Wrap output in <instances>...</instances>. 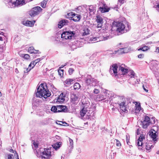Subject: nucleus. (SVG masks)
<instances>
[{
	"mask_svg": "<svg viewBox=\"0 0 159 159\" xmlns=\"http://www.w3.org/2000/svg\"><path fill=\"white\" fill-rule=\"evenodd\" d=\"M82 107L83 108L85 109H87V108L89 107V103L87 102H82Z\"/></svg>",
	"mask_w": 159,
	"mask_h": 159,
	"instance_id": "obj_26",
	"label": "nucleus"
},
{
	"mask_svg": "<svg viewBox=\"0 0 159 159\" xmlns=\"http://www.w3.org/2000/svg\"><path fill=\"white\" fill-rule=\"evenodd\" d=\"M127 25V27H126L122 22H116L115 25L117 28L116 30L117 32L121 34L129 31L130 29V26L128 24Z\"/></svg>",
	"mask_w": 159,
	"mask_h": 159,
	"instance_id": "obj_3",
	"label": "nucleus"
},
{
	"mask_svg": "<svg viewBox=\"0 0 159 159\" xmlns=\"http://www.w3.org/2000/svg\"><path fill=\"white\" fill-rule=\"evenodd\" d=\"M31 64H32V65H33V66L31 67L32 68H33L34 66L36 64H35V62L34 61H32L31 62Z\"/></svg>",
	"mask_w": 159,
	"mask_h": 159,
	"instance_id": "obj_59",
	"label": "nucleus"
},
{
	"mask_svg": "<svg viewBox=\"0 0 159 159\" xmlns=\"http://www.w3.org/2000/svg\"><path fill=\"white\" fill-rule=\"evenodd\" d=\"M48 0H44L41 3V6L43 8H44L46 7L47 1Z\"/></svg>",
	"mask_w": 159,
	"mask_h": 159,
	"instance_id": "obj_33",
	"label": "nucleus"
},
{
	"mask_svg": "<svg viewBox=\"0 0 159 159\" xmlns=\"http://www.w3.org/2000/svg\"><path fill=\"white\" fill-rule=\"evenodd\" d=\"M44 151L41 152L40 154L41 159H48L51 156V152L49 149L44 148Z\"/></svg>",
	"mask_w": 159,
	"mask_h": 159,
	"instance_id": "obj_9",
	"label": "nucleus"
},
{
	"mask_svg": "<svg viewBox=\"0 0 159 159\" xmlns=\"http://www.w3.org/2000/svg\"><path fill=\"white\" fill-rule=\"evenodd\" d=\"M82 7L81 6H79L75 8L73 11H75L77 13H79L82 10Z\"/></svg>",
	"mask_w": 159,
	"mask_h": 159,
	"instance_id": "obj_36",
	"label": "nucleus"
},
{
	"mask_svg": "<svg viewBox=\"0 0 159 159\" xmlns=\"http://www.w3.org/2000/svg\"><path fill=\"white\" fill-rule=\"evenodd\" d=\"M32 69V68H29L28 67V68H26L25 69V70H24V73H27L29 71H30V70Z\"/></svg>",
	"mask_w": 159,
	"mask_h": 159,
	"instance_id": "obj_53",
	"label": "nucleus"
},
{
	"mask_svg": "<svg viewBox=\"0 0 159 159\" xmlns=\"http://www.w3.org/2000/svg\"><path fill=\"white\" fill-rule=\"evenodd\" d=\"M143 90L146 92L148 93V88L146 86H145L144 85H143Z\"/></svg>",
	"mask_w": 159,
	"mask_h": 159,
	"instance_id": "obj_51",
	"label": "nucleus"
},
{
	"mask_svg": "<svg viewBox=\"0 0 159 159\" xmlns=\"http://www.w3.org/2000/svg\"><path fill=\"white\" fill-rule=\"evenodd\" d=\"M120 66H118L116 64H114L111 66L109 72L111 75L112 76H115V77H117V69L118 67H119ZM119 70L121 71V70Z\"/></svg>",
	"mask_w": 159,
	"mask_h": 159,
	"instance_id": "obj_7",
	"label": "nucleus"
},
{
	"mask_svg": "<svg viewBox=\"0 0 159 159\" xmlns=\"http://www.w3.org/2000/svg\"><path fill=\"white\" fill-rule=\"evenodd\" d=\"M51 110L52 111L54 112H58L57 106V107L55 106H52Z\"/></svg>",
	"mask_w": 159,
	"mask_h": 159,
	"instance_id": "obj_35",
	"label": "nucleus"
},
{
	"mask_svg": "<svg viewBox=\"0 0 159 159\" xmlns=\"http://www.w3.org/2000/svg\"><path fill=\"white\" fill-rule=\"evenodd\" d=\"M155 52H157V53H159V47L157 48Z\"/></svg>",
	"mask_w": 159,
	"mask_h": 159,
	"instance_id": "obj_64",
	"label": "nucleus"
},
{
	"mask_svg": "<svg viewBox=\"0 0 159 159\" xmlns=\"http://www.w3.org/2000/svg\"><path fill=\"white\" fill-rule=\"evenodd\" d=\"M125 1V0H118V4L120 3V5H121V4H123L124 2Z\"/></svg>",
	"mask_w": 159,
	"mask_h": 159,
	"instance_id": "obj_56",
	"label": "nucleus"
},
{
	"mask_svg": "<svg viewBox=\"0 0 159 159\" xmlns=\"http://www.w3.org/2000/svg\"><path fill=\"white\" fill-rule=\"evenodd\" d=\"M34 145V147L36 148L38 147V144L37 143H36L34 142L33 143Z\"/></svg>",
	"mask_w": 159,
	"mask_h": 159,
	"instance_id": "obj_63",
	"label": "nucleus"
},
{
	"mask_svg": "<svg viewBox=\"0 0 159 159\" xmlns=\"http://www.w3.org/2000/svg\"><path fill=\"white\" fill-rule=\"evenodd\" d=\"M69 16H70L71 19L74 21L77 22L79 21L81 19L80 15L75 14L73 12H71L68 14Z\"/></svg>",
	"mask_w": 159,
	"mask_h": 159,
	"instance_id": "obj_12",
	"label": "nucleus"
},
{
	"mask_svg": "<svg viewBox=\"0 0 159 159\" xmlns=\"http://www.w3.org/2000/svg\"><path fill=\"white\" fill-rule=\"evenodd\" d=\"M59 75L60 76H61L63 75V70H58Z\"/></svg>",
	"mask_w": 159,
	"mask_h": 159,
	"instance_id": "obj_44",
	"label": "nucleus"
},
{
	"mask_svg": "<svg viewBox=\"0 0 159 159\" xmlns=\"http://www.w3.org/2000/svg\"><path fill=\"white\" fill-rule=\"evenodd\" d=\"M34 49L33 47H30L28 49L29 52L30 53H33L34 51Z\"/></svg>",
	"mask_w": 159,
	"mask_h": 159,
	"instance_id": "obj_42",
	"label": "nucleus"
},
{
	"mask_svg": "<svg viewBox=\"0 0 159 159\" xmlns=\"http://www.w3.org/2000/svg\"><path fill=\"white\" fill-rule=\"evenodd\" d=\"M35 22V20H33V21L27 20L25 22H24L23 24L26 26L31 27L34 25Z\"/></svg>",
	"mask_w": 159,
	"mask_h": 159,
	"instance_id": "obj_21",
	"label": "nucleus"
},
{
	"mask_svg": "<svg viewBox=\"0 0 159 159\" xmlns=\"http://www.w3.org/2000/svg\"><path fill=\"white\" fill-rule=\"evenodd\" d=\"M57 109L58 112H66L68 109L67 107L66 106L61 105L57 106Z\"/></svg>",
	"mask_w": 159,
	"mask_h": 159,
	"instance_id": "obj_17",
	"label": "nucleus"
},
{
	"mask_svg": "<svg viewBox=\"0 0 159 159\" xmlns=\"http://www.w3.org/2000/svg\"><path fill=\"white\" fill-rule=\"evenodd\" d=\"M149 136L152 139L154 142L157 141V136L158 133L153 129H152L148 132Z\"/></svg>",
	"mask_w": 159,
	"mask_h": 159,
	"instance_id": "obj_13",
	"label": "nucleus"
},
{
	"mask_svg": "<svg viewBox=\"0 0 159 159\" xmlns=\"http://www.w3.org/2000/svg\"><path fill=\"white\" fill-rule=\"evenodd\" d=\"M126 142H127V144L129 145L130 144V143L129 141V139L128 137L127 136H126Z\"/></svg>",
	"mask_w": 159,
	"mask_h": 159,
	"instance_id": "obj_58",
	"label": "nucleus"
},
{
	"mask_svg": "<svg viewBox=\"0 0 159 159\" xmlns=\"http://www.w3.org/2000/svg\"><path fill=\"white\" fill-rule=\"evenodd\" d=\"M34 54H39L40 53V52L38 50H35L34 49V52L33 53Z\"/></svg>",
	"mask_w": 159,
	"mask_h": 159,
	"instance_id": "obj_57",
	"label": "nucleus"
},
{
	"mask_svg": "<svg viewBox=\"0 0 159 159\" xmlns=\"http://www.w3.org/2000/svg\"><path fill=\"white\" fill-rule=\"evenodd\" d=\"M99 2L98 3V6L103 5L106 4L104 1V0H98Z\"/></svg>",
	"mask_w": 159,
	"mask_h": 159,
	"instance_id": "obj_40",
	"label": "nucleus"
},
{
	"mask_svg": "<svg viewBox=\"0 0 159 159\" xmlns=\"http://www.w3.org/2000/svg\"><path fill=\"white\" fill-rule=\"evenodd\" d=\"M120 108L122 111L127 113L128 112V106L125 101L123 100L121 102L118 103Z\"/></svg>",
	"mask_w": 159,
	"mask_h": 159,
	"instance_id": "obj_11",
	"label": "nucleus"
},
{
	"mask_svg": "<svg viewBox=\"0 0 159 159\" xmlns=\"http://www.w3.org/2000/svg\"><path fill=\"white\" fill-rule=\"evenodd\" d=\"M85 80L87 85L91 86H95L97 84L96 80L92 78L90 75H87L85 78Z\"/></svg>",
	"mask_w": 159,
	"mask_h": 159,
	"instance_id": "obj_5",
	"label": "nucleus"
},
{
	"mask_svg": "<svg viewBox=\"0 0 159 159\" xmlns=\"http://www.w3.org/2000/svg\"><path fill=\"white\" fill-rule=\"evenodd\" d=\"M8 159H14V157L12 154H9L7 156Z\"/></svg>",
	"mask_w": 159,
	"mask_h": 159,
	"instance_id": "obj_46",
	"label": "nucleus"
},
{
	"mask_svg": "<svg viewBox=\"0 0 159 159\" xmlns=\"http://www.w3.org/2000/svg\"><path fill=\"white\" fill-rule=\"evenodd\" d=\"M75 34V33L74 31H64L61 34V38L65 39H72Z\"/></svg>",
	"mask_w": 159,
	"mask_h": 159,
	"instance_id": "obj_6",
	"label": "nucleus"
},
{
	"mask_svg": "<svg viewBox=\"0 0 159 159\" xmlns=\"http://www.w3.org/2000/svg\"><path fill=\"white\" fill-rule=\"evenodd\" d=\"M97 40V38L95 37H92L90 38L89 41H95Z\"/></svg>",
	"mask_w": 159,
	"mask_h": 159,
	"instance_id": "obj_48",
	"label": "nucleus"
},
{
	"mask_svg": "<svg viewBox=\"0 0 159 159\" xmlns=\"http://www.w3.org/2000/svg\"><path fill=\"white\" fill-rule=\"evenodd\" d=\"M51 95V93L48 89L46 84H41L37 89L35 97L41 98L43 97L46 99Z\"/></svg>",
	"mask_w": 159,
	"mask_h": 159,
	"instance_id": "obj_2",
	"label": "nucleus"
},
{
	"mask_svg": "<svg viewBox=\"0 0 159 159\" xmlns=\"http://www.w3.org/2000/svg\"><path fill=\"white\" fill-rule=\"evenodd\" d=\"M58 122H61V123L62 124V125H63L64 126H68V124L66 123L65 122H63V121H58Z\"/></svg>",
	"mask_w": 159,
	"mask_h": 159,
	"instance_id": "obj_50",
	"label": "nucleus"
},
{
	"mask_svg": "<svg viewBox=\"0 0 159 159\" xmlns=\"http://www.w3.org/2000/svg\"><path fill=\"white\" fill-rule=\"evenodd\" d=\"M119 70H121L122 74L124 75L126 73H128L129 82L133 85L139 83V79H136V77L135 73L133 70L128 71L127 66L125 64H122L119 66Z\"/></svg>",
	"mask_w": 159,
	"mask_h": 159,
	"instance_id": "obj_1",
	"label": "nucleus"
},
{
	"mask_svg": "<svg viewBox=\"0 0 159 159\" xmlns=\"http://www.w3.org/2000/svg\"><path fill=\"white\" fill-rule=\"evenodd\" d=\"M65 95L63 93H61L60 96L58 97L57 99V102H58L59 103H62L65 101Z\"/></svg>",
	"mask_w": 159,
	"mask_h": 159,
	"instance_id": "obj_19",
	"label": "nucleus"
},
{
	"mask_svg": "<svg viewBox=\"0 0 159 159\" xmlns=\"http://www.w3.org/2000/svg\"><path fill=\"white\" fill-rule=\"evenodd\" d=\"M25 0H16V2H12L11 1H10L8 4L10 5V7L13 8L16 6L17 7L22 6L25 4Z\"/></svg>",
	"mask_w": 159,
	"mask_h": 159,
	"instance_id": "obj_4",
	"label": "nucleus"
},
{
	"mask_svg": "<svg viewBox=\"0 0 159 159\" xmlns=\"http://www.w3.org/2000/svg\"><path fill=\"white\" fill-rule=\"evenodd\" d=\"M69 23V21L68 20L66 19L62 20L58 22V27L61 29L64 25H68Z\"/></svg>",
	"mask_w": 159,
	"mask_h": 159,
	"instance_id": "obj_15",
	"label": "nucleus"
},
{
	"mask_svg": "<svg viewBox=\"0 0 159 159\" xmlns=\"http://www.w3.org/2000/svg\"><path fill=\"white\" fill-rule=\"evenodd\" d=\"M69 147L71 148H73V142L72 139L69 138Z\"/></svg>",
	"mask_w": 159,
	"mask_h": 159,
	"instance_id": "obj_41",
	"label": "nucleus"
},
{
	"mask_svg": "<svg viewBox=\"0 0 159 159\" xmlns=\"http://www.w3.org/2000/svg\"><path fill=\"white\" fill-rule=\"evenodd\" d=\"M41 60L40 58H38L34 60L35 62V64H36L37 63L39 62Z\"/></svg>",
	"mask_w": 159,
	"mask_h": 159,
	"instance_id": "obj_60",
	"label": "nucleus"
},
{
	"mask_svg": "<svg viewBox=\"0 0 159 159\" xmlns=\"http://www.w3.org/2000/svg\"><path fill=\"white\" fill-rule=\"evenodd\" d=\"M90 31L88 28L87 27L84 28L83 30V32L82 33V35L85 36L89 34Z\"/></svg>",
	"mask_w": 159,
	"mask_h": 159,
	"instance_id": "obj_25",
	"label": "nucleus"
},
{
	"mask_svg": "<svg viewBox=\"0 0 159 159\" xmlns=\"http://www.w3.org/2000/svg\"><path fill=\"white\" fill-rule=\"evenodd\" d=\"M42 9L39 6L33 8L29 12V14L31 17H34L38 15L42 11Z\"/></svg>",
	"mask_w": 159,
	"mask_h": 159,
	"instance_id": "obj_8",
	"label": "nucleus"
},
{
	"mask_svg": "<svg viewBox=\"0 0 159 159\" xmlns=\"http://www.w3.org/2000/svg\"><path fill=\"white\" fill-rule=\"evenodd\" d=\"M136 108L135 109V112H137L140 111L141 110V107L140 104L138 105V106H136Z\"/></svg>",
	"mask_w": 159,
	"mask_h": 159,
	"instance_id": "obj_38",
	"label": "nucleus"
},
{
	"mask_svg": "<svg viewBox=\"0 0 159 159\" xmlns=\"http://www.w3.org/2000/svg\"><path fill=\"white\" fill-rule=\"evenodd\" d=\"M87 111V109L82 108L80 111V115L81 117H84L86 114Z\"/></svg>",
	"mask_w": 159,
	"mask_h": 159,
	"instance_id": "obj_27",
	"label": "nucleus"
},
{
	"mask_svg": "<svg viewBox=\"0 0 159 159\" xmlns=\"http://www.w3.org/2000/svg\"><path fill=\"white\" fill-rule=\"evenodd\" d=\"M108 53L110 55H113L116 54H119V51L117 50H109L108 51Z\"/></svg>",
	"mask_w": 159,
	"mask_h": 159,
	"instance_id": "obj_28",
	"label": "nucleus"
},
{
	"mask_svg": "<svg viewBox=\"0 0 159 159\" xmlns=\"http://www.w3.org/2000/svg\"><path fill=\"white\" fill-rule=\"evenodd\" d=\"M118 50L119 54L126 53L128 52V49L126 48H120Z\"/></svg>",
	"mask_w": 159,
	"mask_h": 159,
	"instance_id": "obj_24",
	"label": "nucleus"
},
{
	"mask_svg": "<svg viewBox=\"0 0 159 159\" xmlns=\"http://www.w3.org/2000/svg\"><path fill=\"white\" fill-rule=\"evenodd\" d=\"M98 7L99 10L102 13L108 12L110 10V8L108 7L106 4L103 6H98Z\"/></svg>",
	"mask_w": 159,
	"mask_h": 159,
	"instance_id": "obj_16",
	"label": "nucleus"
},
{
	"mask_svg": "<svg viewBox=\"0 0 159 159\" xmlns=\"http://www.w3.org/2000/svg\"><path fill=\"white\" fill-rule=\"evenodd\" d=\"M137 145L139 146H143V142H140L138 140V142L137 143Z\"/></svg>",
	"mask_w": 159,
	"mask_h": 159,
	"instance_id": "obj_49",
	"label": "nucleus"
},
{
	"mask_svg": "<svg viewBox=\"0 0 159 159\" xmlns=\"http://www.w3.org/2000/svg\"><path fill=\"white\" fill-rule=\"evenodd\" d=\"M74 71V70L72 68H70L68 72L70 75H71L73 72Z\"/></svg>",
	"mask_w": 159,
	"mask_h": 159,
	"instance_id": "obj_52",
	"label": "nucleus"
},
{
	"mask_svg": "<svg viewBox=\"0 0 159 159\" xmlns=\"http://www.w3.org/2000/svg\"><path fill=\"white\" fill-rule=\"evenodd\" d=\"M116 141V145L117 146L120 147L121 146V144L120 142L117 139H115Z\"/></svg>",
	"mask_w": 159,
	"mask_h": 159,
	"instance_id": "obj_47",
	"label": "nucleus"
},
{
	"mask_svg": "<svg viewBox=\"0 0 159 159\" xmlns=\"http://www.w3.org/2000/svg\"><path fill=\"white\" fill-rule=\"evenodd\" d=\"M150 68L153 70L157 69L159 68V64H157L155 61L153 60L150 63Z\"/></svg>",
	"mask_w": 159,
	"mask_h": 159,
	"instance_id": "obj_18",
	"label": "nucleus"
},
{
	"mask_svg": "<svg viewBox=\"0 0 159 159\" xmlns=\"http://www.w3.org/2000/svg\"><path fill=\"white\" fill-rule=\"evenodd\" d=\"M155 119L154 117H152L151 119L149 118L150 124H154L155 123Z\"/></svg>",
	"mask_w": 159,
	"mask_h": 159,
	"instance_id": "obj_39",
	"label": "nucleus"
},
{
	"mask_svg": "<svg viewBox=\"0 0 159 159\" xmlns=\"http://www.w3.org/2000/svg\"><path fill=\"white\" fill-rule=\"evenodd\" d=\"M104 40H107L108 39L111 38L112 37L110 35H107V34L106 35H105L103 36Z\"/></svg>",
	"mask_w": 159,
	"mask_h": 159,
	"instance_id": "obj_37",
	"label": "nucleus"
},
{
	"mask_svg": "<svg viewBox=\"0 0 159 159\" xmlns=\"http://www.w3.org/2000/svg\"><path fill=\"white\" fill-rule=\"evenodd\" d=\"M140 125H142V127L144 129L147 128L150 124L149 117L147 116H145L143 121H141Z\"/></svg>",
	"mask_w": 159,
	"mask_h": 159,
	"instance_id": "obj_10",
	"label": "nucleus"
},
{
	"mask_svg": "<svg viewBox=\"0 0 159 159\" xmlns=\"http://www.w3.org/2000/svg\"><path fill=\"white\" fill-rule=\"evenodd\" d=\"M96 21L97 23H103V19L102 17L98 16L96 17Z\"/></svg>",
	"mask_w": 159,
	"mask_h": 159,
	"instance_id": "obj_30",
	"label": "nucleus"
},
{
	"mask_svg": "<svg viewBox=\"0 0 159 159\" xmlns=\"http://www.w3.org/2000/svg\"><path fill=\"white\" fill-rule=\"evenodd\" d=\"M23 56H22L24 58L26 59H28L30 57V56L29 54H23L22 55Z\"/></svg>",
	"mask_w": 159,
	"mask_h": 159,
	"instance_id": "obj_45",
	"label": "nucleus"
},
{
	"mask_svg": "<svg viewBox=\"0 0 159 159\" xmlns=\"http://www.w3.org/2000/svg\"><path fill=\"white\" fill-rule=\"evenodd\" d=\"M80 87V85L78 83H75L74 85V88L75 90L79 89Z\"/></svg>",
	"mask_w": 159,
	"mask_h": 159,
	"instance_id": "obj_31",
	"label": "nucleus"
},
{
	"mask_svg": "<svg viewBox=\"0 0 159 159\" xmlns=\"http://www.w3.org/2000/svg\"><path fill=\"white\" fill-rule=\"evenodd\" d=\"M15 152V153H14V155H15V156H16V159H19L18 155L17 153L16 152V151Z\"/></svg>",
	"mask_w": 159,
	"mask_h": 159,
	"instance_id": "obj_61",
	"label": "nucleus"
},
{
	"mask_svg": "<svg viewBox=\"0 0 159 159\" xmlns=\"http://www.w3.org/2000/svg\"><path fill=\"white\" fill-rule=\"evenodd\" d=\"M98 23V25H97V28H101L102 27V23Z\"/></svg>",
	"mask_w": 159,
	"mask_h": 159,
	"instance_id": "obj_54",
	"label": "nucleus"
},
{
	"mask_svg": "<svg viewBox=\"0 0 159 159\" xmlns=\"http://www.w3.org/2000/svg\"><path fill=\"white\" fill-rule=\"evenodd\" d=\"M145 148L146 150L148 152L150 151V150L151 149V147H153L152 145H151V144H145Z\"/></svg>",
	"mask_w": 159,
	"mask_h": 159,
	"instance_id": "obj_29",
	"label": "nucleus"
},
{
	"mask_svg": "<svg viewBox=\"0 0 159 159\" xmlns=\"http://www.w3.org/2000/svg\"><path fill=\"white\" fill-rule=\"evenodd\" d=\"M71 102L73 104H75L78 102L80 99V96L78 93L73 94L71 96Z\"/></svg>",
	"mask_w": 159,
	"mask_h": 159,
	"instance_id": "obj_14",
	"label": "nucleus"
},
{
	"mask_svg": "<svg viewBox=\"0 0 159 159\" xmlns=\"http://www.w3.org/2000/svg\"><path fill=\"white\" fill-rule=\"evenodd\" d=\"M89 11L91 14L94 13L95 9L93 6H90L89 8Z\"/></svg>",
	"mask_w": 159,
	"mask_h": 159,
	"instance_id": "obj_34",
	"label": "nucleus"
},
{
	"mask_svg": "<svg viewBox=\"0 0 159 159\" xmlns=\"http://www.w3.org/2000/svg\"><path fill=\"white\" fill-rule=\"evenodd\" d=\"M93 93L95 94H97L99 93V91L97 89H95L93 91Z\"/></svg>",
	"mask_w": 159,
	"mask_h": 159,
	"instance_id": "obj_55",
	"label": "nucleus"
},
{
	"mask_svg": "<svg viewBox=\"0 0 159 159\" xmlns=\"http://www.w3.org/2000/svg\"><path fill=\"white\" fill-rule=\"evenodd\" d=\"M149 49V48L148 46H144L143 47L140 48L138 49L139 51L142 50L143 51H145Z\"/></svg>",
	"mask_w": 159,
	"mask_h": 159,
	"instance_id": "obj_32",
	"label": "nucleus"
},
{
	"mask_svg": "<svg viewBox=\"0 0 159 159\" xmlns=\"http://www.w3.org/2000/svg\"><path fill=\"white\" fill-rule=\"evenodd\" d=\"M73 80L72 79H67L64 82V84L66 86H69L71 84L73 83Z\"/></svg>",
	"mask_w": 159,
	"mask_h": 159,
	"instance_id": "obj_23",
	"label": "nucleus"
},
{
	"mask_svg": "<svg viewBox=\"0 0 159 159\" xmlns=\"http://www.w3.org/2000/svg\"><path fill=\"white\" fill-rule=\"evenodd\" d=\"M62 144V143L61 142H57L55 143L52 144V146L55 150H57L61 147Z\"/></svg>",
	"mask_w": 159,
	"mask_h": 159,
	"instance_id": "obj_20",
	"label": "nucleus"
},
{
	"mask_svg": "<svg viewBox=\"0 0 159 159\" xmlns=\"http://www.w3.org/2000/svg\"><path fill=\"white\" fill-rule=\"evenodd\" d=\"M143 54H140L138 55V57L139 58H143Z\"/></svg>",
	"mask_w": 159,
	"mask_h": 159,
	"instance_id": "obj_62",
	"label": "nucleus"
},
{
	"mask_svg": "<svg viewBox=\"0 0 159 159\" xmlns=\"http://www.w3.org/2000/svg\"><path fill=\"white\" fill-rule=\"evenodd\" d=\"M144 136L143 134H141L140 136L138 139V140L140 142H142L143 139H144Z\"/></svg>",
	"mask_w": 159,
	"mask_h": 159,
	"instance_id": "obj_43",
	"label": "nucleus"
},
{
	"mask_svg": "<svg viewBox=\"0 0 159 159\" xmlns=\"http://www.w3.org/2000/svg\"><path fill=\"white\" fill-rule=\"evenodd\" d=\"M106 97L100 94L97 95V97L94 98V99L97 101H100L105 99L106 98Z\"/></svg>",
	"mask_w": 159,
	"mask_h": 159,
	"instance_id": "obj_22",
	"label": "nucleus"
}]
</instances>
